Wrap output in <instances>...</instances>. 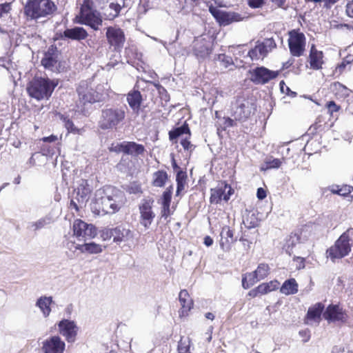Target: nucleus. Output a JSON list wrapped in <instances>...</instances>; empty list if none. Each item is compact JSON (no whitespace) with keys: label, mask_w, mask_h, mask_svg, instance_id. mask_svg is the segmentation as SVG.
Here are the masks:
<instances>
[{"label":"nucleus","mask_w":353,"mask_h":353,"mask_svg":"<svg viewBox=\"0 0 353 353\" xmlns=\"http://www.w3.org/2000/svg\"><path fill=\"white\" fill-rule=\"evenodd\" d=\"M255 110L254 104L243 97L238 98L232 105V115L236 121H245Z\"/></svg>","instance_id":"nucleus-9"},{"label":"nucleus","mask_w":353,"mask_h":353,"mask_svg":"<svg viewBox=\"0 0 353 353\" xmlns=\"http://www.w3.org/2000/svg\"><path fill=\"white\" fill-rule=\"evenodd\" d=\"M158 90L160 94H162L161 98L165 101L168 100V96L167 94L166 90L161 85H158Z\"/></svg>","instance_id":"nucleus-56"},{"label":"nucleus","mask_w":353,"mask_h":353,"mask_svg":"<svg viewBox=\"0 0 353 353\" xmlns=\"http://www.w3.org/2000/svg\"><path fill=\"white\" fill-rule=\"evenodd\" d=\"M168 179V174L165 171H157L153 174L152 176V184L155 187H163Z\"/></svg>","instance_id":"nucleus-35"},{"label":"nucleus","mask_w":353,"mask_h":353,"mask_svg":"<svg viewBox=\"0 0 353 353\" xmlns=\"http://www.w3.org/2000/svg\"><path fill=\"white\" fill-rule=\"evenodd\" d=\"M94 200L105 214H114L124 205L125 196L116 188L106 185L95 191Z\"/></svg>","instance_id":"nucleus-1"},{"label":"nucleus","mask_w":353,"mask_h":353,"mask_svg":"<svg viewBox=\"0 0 353 353\" xmlns=\"http://www.w3.org/2000/svg\"><path fill=\"white\" fill-rule=\"evenodd\" d=\"M280 292L285 295L294 294L298 292V283L294 279L286 280L280 288Z\"/></svg>","instance_id":"nucleus-33"},{"label":"nucleus","mask_w":353,"mask_h":353,"mask_svg":"<svg viewBox=\"0 0 353 353\" xmlns=\"http://www.w3.org/2000/svg\"><path fill=\"white\" fill-rule=\"evenodd\" d=\"M350 230L344 232L327 251L328 256L332 259H341L351 251L350 243Z\"/></svg>","instance_id":"nucleus-8"},{"label":"nucleus","mask_w":353,"mask_h":353,"mask_svg":"<svg viewBox=\"0 0 353 353\" xmlns=\"http://www.w3.org/2000/svg\"><path fill=\"white\" fill-rule=\"evenodd\" d=\"M282 164V160L279 159L268 158L265 161V167H261L262 170H268L272 168H279Z\"/></svg>","instance_id":"nucleus-42"},{"label":"nucleus","mask_w":353,"mask_h":353,"mask_svg":"<svg viewBox=\"0 0 353 353\" xmlns=\"http://www.w3.org/2000/svg\"><path fill=\"white\" fill-rule=\"evenodd\" d=\"M63 35L66 38L79 41L85 39L88 36V32L83 28L74 27L66 29L63 32Z\"/></svg>","instance_id":"nucleus-32"},{"label":"nucleus","mask_w":353,"mask_h":353,"mask_svg":"<svg viewBox=\"0 0 353 353\" xmlns=\"http://www.w3.org/2000/svg\"><path fill=\"white\" fill-rule=\"evenodd\" d=\"M259 294H261V291L259 290V286L256 287V288L250 290L249 292H248V295L250 296H252V297H256V296H258Z\"/></svg>","instance_id":"nucleus-59"},{"label":"nucleus","mask_w":353,"mask_h":353,"mask_svg":"<svg viewBox=\"0 0 353 353\" xmlns=\"http://www.w3.org/2000/svg\"><path fill=\"white\" fill-rule=\"evenodd\" d=\"M119 151L128 154L139 155L143 153L145 148L143 145L135 142H126L119 145Z\"/></svg>","instance_id":"nucleus-27"},{"label":"nucleus","mask_w":353,"mask_h":353,"mask_svg":"<svg viewBox=\"0 0 353 353\" xmlns=\"http://www.w3.org/2000/svg\"><path fill=\"white\" fill-rule=\"evenodd\" d=\"M233 193L234 190L230 185L221 183L216 188L211 189L210 202L218 203L222 200L228 201Z\"/></svg>","instance_id":"nucleus-18"},{"label":"nucleus","mask_w":353,"mask_h":353,"mask_svg":"<svg viewBox=\"0 0 353 353\" xmlns=\"http://www.w3.org/2000/svg\"><path fill=\"white\" fill-rule=\"evenodd\" d=\"M52 219L50 216H45L36 221L31 222L30 223V228L33 231H37L43 228H46L52 223Z\"/></svg>","instance_id":"nucleus-34"},{"label":"nucleus","mask_w":353,"mask_h":353,"mask_svg":"<svg viewBox=\"0 0 353 353\" xmlns=\"http://www.w3.org/2000/svg\"><path fill=\"white\" fill-rule=\"evenodd\" d=\"M153 199H143L139 205L140 223L146 229L149 228L155 217L152 210L154 205Z\"/></svg>","instance_id":"nucleus-13"},{"label":"nucleus","mask_w":353,"mask_h":353,"mask_svg":"<svg viewBox=\"0 0 353 353\" xmlns=\"http://www.w3.org/2000/svg\"><path fill=\"white\" fill-rule=\"evenodd\" d=\"M280 88H281V92L283 93H286L288 94H291L292 96H295L296 95V93L294 92L290 91L289 88L287 85H285L283 81H281L280 83Z\"/></svg>","instance_id":"nucleus-51"},{"label":"nucleus","mask_w":353,"mask_h":353,"mask_svg":"<svg viewBox=\"0 0 353 353\" xmlns=\"http://www.w3.org/2000/svg\"><path fill=\"white\" fill-rule=\"evenodd\" d=\"M323 308L324 305L321 303H318L310 307L307 314V323L311 324V322L319 323Z\"/></svg>","instance_id":"nucleus-29"},{"label":"nucleus","mask_w":353,"mask_h":353,"mask_svg":"<svg viewBox=\"0 0 353 353\" xmlns=\"http://www.w3.org/2000/svg\"><path fill=\"white\" fill-rule=\"evenodd\" d=\"M127 101L132 110L138 113L142 102V97L140 92L138 90L130 92L127 96Z\"/></svg>","instance_id":"nucleus-31"},{"label":"nucleus","mask_w":353,"mask_h":353,"mask_svg":"<svg viewBox=\"0 0 353 353\" xmlns=\"http://www.w3.org/2000/svg\"><path fill=\"white\" fill-rule=\"evenodd\" d=\"M65 246L67 249L73 254H75L77 251H79L80 253H83V244H78L74 241L69 240L67 241Z\"/></svg>","instance_id":"nucleus-45"},{"label":"nucleus","mask_w":353,"mask_h":353,"mask_svg":"<svg viewBox=\"0 0 353 353\" xmlns=\"http://www.w3.org/2000/svg\"><path fill=\"white\" fill-rule=\"evenodd\" d=\"M172 187L167 188L163 193L162 196L159 201L161 205V216L162 219L167 220L168 218L172 214L174 210L170 208L172 199Z\"/></svg>","instance_id":"nucleus-23"},{"label":"nucleus","mask_w":353,"mask_h":353,"mask_svg":"<svg viewBox=\"0 0 353 353\" xmlns=\"http://www.w3.org/2000/svg\"><path fill=\"white\" fill-rule=\"evenodd\" d=\"M323 52L317 50L314 46H312L309 56L310 68L314 70L321 69L323 63Z\"/></svg>","instance_id":"nucleus-28"},{"label":"nucleus","mask_w":353,"mask_h":353,"mask_svg":"<svg viewBox=\"0 0 353 353\" xmlns=\"http://www.w3.org/2000/svg\"><path fill=\"white\" fill-rule=\"evenodd\" d=\"M123 6L124 0H112L108 6L103 8L105 19L113 20L118 17Z\"/></svg>","instance_id":"nucleus-24"},{"label":"nucleus","mask_w":353,"mask_h":353,"mask_svg":"<svg viewBox=\"0 0 353 353\" xmlns=\"http://www.w3.org/2000/svg\"><path fill=\"white\" fill-rule=\"evenodd\" d=\"M179 299L181 305V315L186 316L193 306V301L185 290L180 292Z\"/></svg>","instance_id":"nucleus-30"},{"label":"nucleus","mask_w":353,"mask_h":353,"mask_svg":"<svg viewBox=\"0 0 353 353\" xmlns=\"http://www.w3.org/2000/svg\"><path fill=\"white\" fill-rule=\"evenodd\" d=\"M204 244L209 247L213 244V239L210 236H206L204 238Z\"/></svg>","instance_id":"nucleus-60"},{"label":"nucleus","mask_w":353,"mask_h":353,"mask_svg":"<svg viewBox=\"0 0 353 353\" xmlns=\"http://www.w3.org/2000/svg\"><path fill=\"white\" fill-rule=\"evenodd\" d=\"M259 281L260 280L257 278L255 271L250 273H246L243 277L242 285L243 288L248 289Z\"/></svg>","instance_id":"nucleus-39"},{"label":"nucleus","mask_w":353,"mask_h":353,"mask_svg":"<svg viewBox=\"0 0 353 353\" xmlns=\"http://www.w3.org/2000/svg\"><path fill=\"white\" fill-rule=\"evenodd\" d=\"M65 120V128L70 132H76L77 129L74 125V123L70 119H64Z\"/></svg>","instance_id":"nucleus-55"},{"label":"nucleus","mask_w":353,"mask_h":353,"mask_svg":"<svg viewBox=\"0 0 353 353\" xmlns=\"http://www.w3.org/2000/svg\"><path fill=\"white\" fill-rule=\"evenodd\" d=\"M323 317L329 322L344 321L346 319V314L339 305H330L323 313Z\"/></svg>","instance_id":"nucleus-22"},{"label":"nucleus","mask_w":353,"mask_h":353,"mask_svg":"<svg viewBox=\"0 0 353 353\" xmlns=\"http://www.w3.org/2000/svg\"><path fill=\"white\" fill-rule=\"evenodd\" d=\"M240 241L243 242V245L244 247H248V249L250 248V243L249 241H248L247 239H243V238L240 239Z\"/></svg>","instance_id":"nucleus-62"},{"label":"nucleus","mask_w":353,"mask_h":353,"mask_svg":"<svg viewBox=\"0 0 353 353\" xmlns=\"http://www.w3.org/2000/svg\"><path fill=\"white\" fill-rule=\"evenodd\" d=\"M210 48L206 46L203 41H196L194 44V53L199 58H205L210 54Z\"/></svg>","instance_id":"nucleus-36"},{"label":"nucleus","mask_w":353,"mask_h":353,"mask_svg":"<svg viewBox=\"0 0 353 353\" xmlns=\"http://www.w3.org/2000/svg\"><path fill=\"white\" fill-rule=\"evenodd\" d=\"M270 268L268 265L261 263L255 270L257 278L259 280L265 279L269 274Z\"/></svg>","instance_id":"nucleus-43"},{"label":"nucleus","mask_w":353,"mask_h":353,"mask_svg":"<svg viewBox=\"0 0 353 353\" xmlns=\"http://www.w3.org/2000/svg\"><path fill=\"white\" fill-rule=\"evenodd\" d=\"M215 60L218 61L221 65L225 68H227L230 65L233 64V61L231 57L225 55L224 54H220L216 56Z\"/></svg>","instance_id":"nucleus-44"},{"label":"nucleus","mask_w":353,"mask_h":353,"mask_svg":"<svg viewBox=\"0 0 353 353\" xmlns=\"http://www.w3.org/2000/svg\"><path fill=\"white\" fill-rule=\"evenodd\" d=\"M79 101L77 106L79 110L85 114V105L92 104L102 99V94L99 92L94 90L89 86L86 81H81L77 89Z\"/></svg>","instance_id":"nucleus-6"},{"label":"nucleus","mask_w":353,"mask_h":353,"mask_svg":"<svg viewBox=\"0 0 353 353\" xmlns=\"http://www.w3.org/2000/svg\"><path fill=\"white\" fill-rule=\"evenodd\" d=\"M110 236L113 241L117 244L130 243L133 241L134 232L128 228L119 225L110 230Z\"/></svg>","instance_id":"nucleus-21"},{"label":"nucleus","mask_w":353,"mask_h":353,"mask_svg":"<svg viewBox=\"0 0 353 353\" xmlns=\"http://www.w3.org/2000/svg\"><path fill=\"white\" fill-rule=\"evenodd\" d=\"M350 186H345L341 188H337L336 189L332 188L331 190L332 192L334 194H337L341 196H346L350 192Z\"/></svg>","instance_id":"nucleus-46"},{"label":"nucleus","mask_w":353,"mask_h":353,"mask_svg":"<svg viewBox=\"0 0 353 353\" xmlns=\"http://www.w3.org/2000/svg\"><path fill=\"white\" fill-rule=\"evenodd\" d=\"M345 65H346V64L345 63V62H343L341 64H340L339 65V70L342 71V70H343L345 68Z\"/></svg>","instance_id":"nucleus-64"},{"label":"nucleus","mask_w":353,"mask_h":353,"mask_svg":"<svg viewBox=\"0 0 353 353\" xmlns=\"http://www.w3.org/2000/svg\"><path fill=\"white\" fill-rule=\"evenodd\" d=\"M76 19L77 23L89 26L95 30H99L103 22L100 14L92 9V0H83Z\"/></svg>","instance_id":"nucleus-5"},{"label":"nucleus","mask_w":353,"mask_h":353,"mask_svg":"<svg viewBox=\"0 0 353 353\" xmlns=\"http://www.w3.org/2000/svg\"><path fill=\"white\" fill-rule=\"evenodd\" d=\"M72 230L74 236L85 241L94 238L97 234V230L93 225L88 224L80 219L74 221Z\"/></svg>","instance_id":"nucleus-14"},{"label":"nucleus","mask_w":353,"mask_h":353,"mask_svg":"<svg viewBox=\"0 0 353 353\" xmlns=\"http://www.w3.org/2000/svg\"><path fill=\"white\" fill-rule=\"evenodd\" d=\"M42 140L44 142H49V143L55 142L56 141L58 140V137H57V136H55V135H50L49 137H43L42 139Z\"/></svg>","instance_id":"nucleus-57"},{"label":"nucleus","mask_w":353,"mask_h":353,"mask_svg":"<svg viewBox=\"0 0 353 353\" xmlns=\"http://www.w3.org/2000/svg\"><path fill=\"white\" fill-rule=\"evenodd\" d=\"M58 83L57 79L34 78L29 83L27 91L31 97L38 101L48 99Z\"/></svg>","instance_id":"nucleus-3"},{"label":"nucleus","mask_w":353,"mask_h":353,"mask_svg":"<svg viewBox=\"0 0 353 353\" xmlns=\"http://www.w3.org/2000/svg\"><path fill=\"white\" fill-rule=\"evenodd\" d=\"M250 79L256 84H265L269 81L275 79L279 72L270 70L265 67H257L250 71Z\"/></svg>","instance_id":"nucleus-16"},{"label":"nucleus","mask_w":353,"mask_h":353,"mask_svg":"<svg viewBox=\"0 0 353 353\" xmlns=\"http://www.w3.org/2000/svg\"><path fill=\"white\" fill-rule=\"evenodd\" d=\"M105 37L108 44L114 48L115 51H120L125 43V37L122 29L117 26H110L107 28Z\"/></svg>","instance_id":"nucleus-12"},{"label":"nucleus","mask_w":353,"mask_h":353,"mask_svg":"<svg viewBox=\"0 0 353 353\" xmlns=\"http://www.w3.org/2000/svg\"><path fill=\"white\" fill-rule=\"evenodd\" d=\"M92 188L85 179H81L78 182V186L74 189L70 203V207L79 211L85 205L90 199Z\"/></svg>","instance_id":"nucleus-7"},{"label":"nucleus","mask_w":353,"mask_h":353,"mask_svg":"<svg viewBox=\"0 0 353 353\" xmlns=\"http://www.w3.org/2000/svg\"><path fill=\"white\" fill-rule=\"evenodd\" d=\"M56 10L57 6L52 0H27L23 7V14L28 21L48 17Z\"/></svg>","instance_id":"nucleus-2"},{"label":"nucleus","mask_w":353,"mask_h":353,"mask_svg":"<svg viewBox=\"0 0 353 353\" xmlns=\"http://www.w3.org/2000/svg\"><path fill=\"white\" fill-rule=\"evenodd\" d=\"M52 303V296H41L37 299L35 306L39 309L44 318H48L52 312L51 305Z\"/></svg>","instance_id":"nucleus-26"},{"label":"nucleus","mask_w":353,"mask_h":353,"mask_svg":"<svg viewBox=\"0 0 353 353\" xmlns=\"http://www.w3.org/2000/svg\"><path fill=\"white\" fill-rule=\"evenodd\" d=\"M105 247L94 242L83 244V253L99 254L103 252Z\"/></svg>","instance_id":"nucleus-38"},{"label":"nucleus","mask_w":353,"mask_h":353,"mask_svg":"<svg viewBox=\"0 0 353 353\" xmlns=\"http://www.w3.org/2000/svg\"><path fill=\"white\" fill-rule=\"evenodd\" d=\"M125 117L124 108L121 107H110L102 110L99 121V126L102 130L116 128Z\"/></svg>","instance_id":"nucleus-4"},{"label":"nucleus","mask_w":353,"mask_h":353,"mask_svg":"<svg viewBox=\"0 0 353 353\" xmlns=\"http://www.w3.org/2000/svg\"><path fill=\"white\" fill-rule=\"evenodd\" d=\"M186 173L183 171H179L176 174V181L177 183L176 195L179 196L181 191L185 190L186 182Z\"/></svg>","instance_id":"nucleus-40"},{"label":"nucleus","mask_w":353,"mask_h":353,"mask_svg":"<svg viewBox=\"0 0 353 353\" xmlns=\"http://www.w3.org/2000/svg\"><path fill=\"white\" fill-rule=\"evenodd\" d=\"M257 197L259 199H263L266 197V192L264 189L259 188L257 190Z\"/></svg>","instance_id":"nucleus-58"},{"label":"nucleus","mask_w":353,"mask_h":353,"mask_svg":"<svg viewBox=\"0 0 353 353\" xmlns=\"http://www.w3.org/2000/svg\"><path fill=\"white\" fill-rule=\"evenodd\" d=\"M57 325L60 334L65 337L68 343H73L75 341L78 327L74 321L63 319L57 323Z\"/></svg>","instance_id":"nucleus-17"},{"label":"nucleus","mask_w":353,"mask_h":353,"mask_svg":"<svg viewBox=\"0 0 353 353\" xmlns=\"http://www.w3.org/2000/svg\"><path fill=\"white\" fill-rule=\"evenodd\" d=\"M183 134H190V129L187 125H183L179 128L174 129V130L170 131L169 137L170 140L174 141L179 137L183 135Z\"/></svg>","instance_id":"nucleus-41"},{"label":"nucleus","mask_w":353,"mask_h":353,"mask_svg":"<svg viewBox=\"0 0 353 353\" xmlns=\"http://www.w3.org/2000/svg\"><path fill=\"white\" fill-rule=\"evenodd\" d=\"M11 9L10 3H5L0 4V17L9 12Z\"/></svg>","instance_id":"nucleus-49"},{"label":"nucleus","mask_w":353,"mask_h":353,"mask_svg":"<svg viewBox=\"0 0 353 353\" xmlns=\"http://www.w3.org/2000/svg\"><path fill=\"white\" fill-rule=\"evenodd\" d=\"M209 11L221 26H228L234 22L243 21L245 17L234 12H226L210 6Z\"/></svg>","instance_id":"nucleus-11"},{"label":"nucleus","mask_w":353,"mask_h":353,"mask_svg":"<svg viewBox=\"0 0 353 353\" xmlns=\"http://www.w3.org/2000/svg\"><path fill=\"white\" fill-rule=\"evenodd\" d=\"M346 13L348 17L353 18V0L349 1L347 3Z\"/></svg>","instance_id":"nucleus-53"},{"label":"nucleus","mask_w":353,"mask_h":353,"mask_svg":"<svg viewBox=\"0 0 353 353\" xmlns=\"http://www.w3.org/2000/svg\"><path fill=\"white\" fill-rule=\"evenodd\" d=\"M205 316L208 319L213 320L214 319V315L211 312H207Z\"/></svg>","instance_id":"nucleus-63"},{"label":"nucleus","mask_w":353,"mask_h":353,"mask_svg":"<svg viewBox=\"0 0 353 353\" xmlns=\"http://www.w3.org/2000/svg\"><path fill=\"white\" fill-rule=\"evenodd\" d=\"M278 7H283L285 3V0H272Z\"/></svg>","instance_id":"nucleus-61"},{"label":"nucleus","mask_w":353,"mask_h":353,"mask_svg":"<svg viewBox=\"0 0 353 353\" xmlns=\"http://www.w3.org/2000/svg\"><path fill=\"white\" fill-rule=\"evenodd\" d=\"M224 122H223V128L226 129L228 128L233 127L236 125V122L234 119H232L229 117H224L223 118Z\"/></svg>","instance_id":"nucleus-50"},{"label":"nucleus","mask_w":353,"mask_h":353,"mask_svg":"<svg viewBox=\"0 0 353 353\" xmlns=\"http://www.w3.org/2000/svg\"><path fill=\"white\" fill-rule=\"evenodd\" d=\"M306 39L303 33L296 30L289 32L288 46L291 55L299 57L305 50Z\"/></svg>","instance_id":"nucleus-10"},{"label":"nucleus","mask_w":353,"mask_h":353,"mask_svg":"<svg viewBox=\"0 0 353 353\" xmlns=\"http://www.w3.org/2000/svg\"><path fill=\"white\" fill-rule=\"evenodd\" d=\"M65 343L58 336H50L42 342L43 353H63Z\"/></svg>","instance_id":"nucleus-19"},{"label":"nucleus","mask_w":353,"mask_h":353,"mask_svg":"<svg viewBox=\"0 0 353 353\" xmlns=\"http://www.w3.org/2000/svg\"><path fill=\"white\" fill-rule=\"evenodd\" d=\"M274 46L275 43L273 40L267 39L263 43H257L254 48L249 51L248 55L252 61L263 59Z\"/></svg>","instance_id":"nucleus-20"},{"label":"nucleus","mask_w":353,"mask_h":353,"mask_svg":"<svg viewBox=\"0 0 353 353\" xmlns=\"http://www.w3.org/2000/svg\"><path fill=\"white\" fill-rule=\"evenodd\" d=\"M42 65L52 72H61L66 68L67 63L59 59L58 53H50L48 52L45 54L41 60Z\"/></svg>","instance_id":"nucleus-15"},{"label":"nucleus","mask_w":353,"mask_h":353,"mask_svg":"<svg viewBox=\"0 0 353 353\" xmlns=\"http://www.w3.org/2000/svg\"><path fill=\"white\" fill-rule=\"evenodd\" d=\"M220 247L225 251H229L231 248V245L236 241L234 237V232L228 226L222 228L221 232Z\"/></svg>","instance_id":"nucleus-25"},{"label":"nucleus","mask_w":353,"mask_h":353,"mask_svg":"<svg viewBox=\"0 0 353 353\" xmlns=\"http://www.w3.org/2000/svg\"><path fill=\"white\" fill-rule=\"evenodd\" d=\"M181 144L185 150L192 152L194 149V146L186 138L181 139Z\"/></svg>","instance_id":"nucleus-48"},{"label":"nucleus","mask_w":353,"mask_h":353,"mask_svg":"<svg viewBox=\"0 0 353 353\" xmlns=\"http://www.w3.org/2000/svg\"><path fill=\"white\" fill-rule=\"evenodd\" d=\"M247 2L252 8H261L264 4V0H247Z\"/></svg>","instance_id":"nucleus-47"},{"label":"nucleus","mask_w":353,"mask_h":353,"mask_svg":"<svg viewBox=\"0 0 353 353\" xmlns=\"http://www.w3.org/2000/svg\"><path fill=\"white\" fill-rule=\"evenodd\" d=\"M178 353H190L189 346L180 342L178 346Z\"/></svg>","instance_id":"nucleus-54"},{"label":"nucleus","mask_w":353,"mask_h":353,"mask_svg":"<svg viewBox=\"0 0 353 353\" xmlns=\"http://www.w3.org/2000/svg\"><path fill=\"white\" fill-rule=\"evenodd\" d=\"M280 283L278 281L274 280L269 283H263L259 285V290L261 294H265L279 288Z\"/></svg>","instance_id":"nucleus-37"},{"label":"nucleus","mask_w":353,"mask_h":353,"mask_svg":"<svg viewBox=\"0 0 353 353\" xmlns=\"http://www.w3.org/2000/svg\"><path fill=\"white\" fill-rule=\"evenodd\" d=\"M327 107L330 114L337 112L339 109V106H338L334 101H330L327 103Z\"/></svg>","instance_id":"nucleus-52"}]
</instances>
